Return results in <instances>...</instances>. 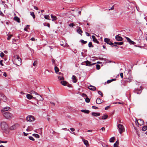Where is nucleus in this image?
I'll use <instances>...</instances> for the list:
<instances>
[{
  "instance_id": "f257e3e1",
  "label": "nucleus",
  "mask_w": 147,
  "mask_h": 147,
  "mask_svg": "<svg viewBox=\"0 0 147 147\" xmlns=\"http://www.w3.org/2000/svg\"><path fill=\"white\" fill-rule=\"evenodd\" d=\"M1 126L2 130L3 131H6L8 128L7 124L4 121L1 123Z\"/></svg>"
},
{
  "instance_id": "f03ea898",
  "label": "nucleus",
  "mask_w": 147,
  "mask_h": 147,
  "mask_svg": "<svg viewBox=\"0 0 147 147\" xmlns=\"http://www.w3.org/2000/svg\"><path fill=\"white\" fill-rule=\"evenodd\" d=\"M16 58L14 60L13 62L14 63L15 65L19 66L21 64V59L18 55L16 56Z\"/></svg>"
},
{
  "instance_id": "7ed1b4c3",
  "label": "nucleus",
  "mask_w": 147,
  "mask_h": 147,
  "mask_svg": "<svg viewBox=\"0 0 147 147\" xmlns=\"http://www.w3.org/2000/svg\"><path fill=\"white\" fill-rule=\"evenodd\" d=\"M3 114L4 117L7 119H9L12 118L13 117L12 114L7 112H6L4 113H3Z\"/></svg>"
},
{
  "instance_id": "20e7f679",
  "label": "nucleus",
  "mask_w": 147,
  "mask_h": 147,
  "mask_svg": "<svg viewBox=\"0 0 147 147\" xmlns=\"http://www.w3.org/2000/svg\"><path fill=\"white\" fill-rule=\"evenodd\" d=\"M117 127L119 129V132L121 134L125 131L124 127L122 125L119 124L117 125Z\"/></svg>"
},
{
  "instance_id": "39448f33",
  "label": "nucleus",
  "mask_w": 147,
  "mask_h": 147,
  "mask_svg": "<svg viewBox=\"0 0 147 147\" xmlns=\"http://www.w3.org/2000/svg\"><path fill=\"white\" fill-rule=\"evenodd\" d=\"M29 93L31 94H35L36 95H38V97H39L37 99L38 100H42V97L41 96L38 94L36 92L34 91V90H31L30 92Z\"/></svg>"
},
{
  "instance_id": "423d86ee",
  "label": "nucleus",
  "mask_w": 147,
  "mask_h": 147,
  "mask_svg": "<svg viewBox=\"0 0 147 147\" xmlns=\"http://www.w3.org/2000/svg\"><path fill=\"white\" fill-rule=\"evenodd\" d=\"M34 117L31 115H28L26 117V120L28 121L31 122L34 120Z\"/></svg>"
},
{
  "instance_id": "0eeeda50",
  "label": "nucleus",
  "mask_w": 147,
  "mask_h": 147,
  "mask_svg": "<svg viewBox=\"0 0 147 147\" xmlns=\"http://www.w3.org/2000/svg\"><path fill=\"white\" fill-rule=\"evenodd\" d=\"M84 62L86 63V66H91L92 65H94L96 63H93L92 64L91 63V62L87 60L86 61H84Z\"/></svg>"
},
{
  "instance_id": "6e6552de",
  "label": "nucleus",
  "mask_w": 147,
  "mask_h": 147,
  "mask_svg": "<svg viewBox=\"0 0 147 147\" xmlns=\"http://www.w3.org/2000/svg\"><path fill=\"white\" fill-rule=\"evenodd\" d=\"M115 38L117 40L119 41H121L123 39L122 37L119 36V35H117L115 36Z\"/></svg>"
},
{
  "instance_id": "1a4fd4ad",
  "label": "nucleus",
  "mask_w": 147,
  "mask_h": 147,
  "mask_svg": "<svg viewBox=\"0 0 147 147\" xmlns=\"http://www.w3.org/2000/svg\"><path fill=\"white\" fill-rule=\"evenodd\" d=\"M92 38L93 41L95 43L98 44L99 42L97 40L96 37L94 36H92Z\"/></svg>"
},
{
  "instance_id": "9d476101",
  "label": "nucleus",
  "mask_w": 147,
  "mask_h": 147,
  "mask_svg": "<svg viewBox=\"0 0 147 147\" xmlns=\"http://www.w3.org/2000/svg\"><path fill=\"white\" fill-rule=\"evenodd\" d=\"M88 88L89 89L92 90H95L96 89L95 87L91 85L89 86Z\"/></svg>"
},
{
  "instance_id": "9b49d317",
  "label": "nucleus",
  "mask_w": 147,
  "mask_h": 147,
  "mask_svg": "<svg viewBox=\"0 0 147 147\" xmlns=\"http://www.w3.org/2000/svg\"><path fill=\"white\" fill-rule=\"evenodd\" d=\"M100 115V113H99L92 112V115L94 117L99 116Z\"/></svg>"
},
{
  "instance_id": "f8f14e48",
  "label": "nucleus",
  "mask_w": 147,
  "mask_h": 147,
  "mask_svg": "<svg viewBox=\"0 0 147 147\" xmlns=\"http://www.w3.org/2000/svg\"><path fill=\"white\" fill-rule=\"evenodd\" d=\"M138 121H139V125L141 126L142 125H143L144 124V122L143 120L140 119H139Z\"/></svg>"
},
{
  "instance_id": "ddd939ff",
  "label": "nucleus",
  "mask_w": 147,
  "mask_h": 147,
  "mask_svg": "<svg viewBox=\"0 0 147 147\" xmlns=\"http://www.w3.org/2000/svg\"><path fill=\"white\" fill-rule=\"evenodd\" d=\"M102 102L101 101V100L99 98H97L96 100V103L98 104H100Z\"/></svg>"
},
{
  "instance_id": "4468645a",
  "label": "nucleus",
  "mask_w": 147,
  "mask_h": 147,
  "mask_svg": "<svg viewBox=\"0 0 147 147\" xmlns=\"http://www.w3.org/2000/svg\"><path fill=\"white\" fill-rule=\"evenodd\" d=\"M82 140L85 144L86 145V147H88L89 146V144L88 143V142L87 140H86L85 139H82Z\"/></svg>"
},
{
  "instance_id": "2eb2a0df",
  "label": "nucleus",
  "mask_w": 147,
  "mask_h": 147,
  "mask_svg": "<svg viewBox=\"0 0 147 147\" xmlns=\"http://www.w3.org/2000/svg\"><path fill=\"white\" fill-rule=\"evenodd\" d=\"M135 92L137 94H139L141 93L142 92V90L140 89H135Z\"/></svg>"
},
{
  "instance_id": "dca6fc26",
  "label": "nucleus",
  "mask_w": 147,
  "mask_h": 147,
  "mask_svg": "<svg viewBox=\"0 0 147 147\" xmlns=\"http://www.w3.org/2000/svg\"><path fill=\"white\" fill-rule=\"evenodd\" d=\"M10 109H11L10 107H7L2 109L1 111L2 112H3L4 111H7L8 110H9Z\"/></svg>"
},
{
  "instance_id": "f3484780",
  "label": "nucleus",
  "mask_w": 147,
  "mask_h": 147,
  "mask_svg": "<svg viewBox=\"0 0 147 147\" xmlns=\"http://www.w3.org/2000/svg\"><path fill=\"white\" fill-rule=\"evenodd\" d=\"M26 97H27V98L29 99H31L32 98H35L34 97H33L30 94H27L26 95Z\"/></svg>"
},
{
  "instance_id": "a211bd4d",
  "label": "nucleus",
  "mask_w": 147,
  "mask_h": 147,
  "mask_svg": "<svg viewBox=\"0 0 147 147\" xmlns=\"http://www.w3.org/2000/svg\"><path fill=\"white\" fill-rule=\"evenodd\" d=\"M72 79L73 80V82L74 83H76L77 82V80L76 79V77L74 76L73 75L72 77Z\"/></svg>"
},
{
  "instance_id": "6ab92c4d",
  "label": "nucleus",
  "mask_w": 147,
  "mask_h": 147,
  "mask_svg": "<svg viewBox=\"0 0 147 147\" xmlns=\"http://www.w3.org/2000/svg\"><path fill=\"white\" fill-rule=\"evenodd\" d=\"M14 19L18 23H20V20L19 18L17 16L15 17L14 18Z\"/></svg>"
},
{
  "instance_id": "aec40b11",
  "label": "nucleus",
  "mask_w": 147,
  "mask_h": 147,
  "mask_svg": "<svg viewBox=\"0 0 147 147\" xmlns=\"http://www.w3.org/2000/svg\"><path fill=\"white\" fill-rule=\"evenodd\" d=\"M133 80L132 77L131 76H130L127 79V81L128 82H130L132 81Z\"/></svg>"
},
{
  "instance_id": "412c9836",
  "label": "nucleus",
  "mask_w": 147,
  "mask_h": 147,
  "mask_svg": "<svg viewBox=\"0 0 147 147\" xmlns=\"http://www.w3.org/2000/svg\"><path fill=\"white\" fill-rule=\"evenodd\" d=\"M61 83L63 85L65 86L67 85V82L65 81H62L61 82Z\"/></svg>"
},
{
  "instance_id": "4be33fe9",
  "label": "nucleus",
  "mask_w": 147,
  "mask_h": 147,
  "mask_svg": "<svg viewBox=\"0 0 147 147\" xmlns=\"http://www.w3.org/2000/svg\"><path fill=\"white\" fill-rule=\"evenodd\" d=\"M1 98L4 102H5L7 101V98L4 95L1 97Z\"/></svg>"
},
{
  "instance_id": "5701e85b",
  "label": "nucleus",
  "mask_w": 147,
  "mask_h": 147,
  "mask_svg": "<svg viewBox=\"0 0 147 147\" xmlns=\"http://www.w3.org/2000/svg\"><path fill=\"white\" fill-rule=\"evenodd\" d=\"M119 144V142L118 140H117L116 142L114 144V147H118Z\"/></svg>"
},
{
  "instance_id": "b1692460",
  "label": "nucleus",
  "mask_w": 147,
  "mask_h": 147,
  "mask_svg": "<svg viewBox=\"0 0 147 147\" xmlns=\"http://www.w3.org/2000/svg\"><path fill=\"white\" fill-rule=\"evenodd\" d=\"M108 117V116L107 115L105 114L102 117V119H106Z\"/></svg>"
},
{
  "instance_id": "393cba45",
  "label": "nucleus",
  "mask_w": 147,
  "mask_h": 147,
  "mask_svg": "<svg viewBox=\"0 0 147 147\" xmlns=\"http://www.w3.org/2000/svg\"><path fill=\"white\" fill-rule=\"evenodd\" d=\"M81 111L85 113L88 114L90 112V111L88 110H81Z\"/></svg>"
},
{
  "instance_id": "a878e982",
  "label": "nucleus",
  "mask_w": 147,
  "mask_h": 147,
  "mask_svg": "<svg viewBox=\"0 0 147 147\" xmlns=\"http://www.w3.org/2000/svg\"><path fill=\"white\" fill-rule=\"evenodd\" d=\"M77 32L79 34H80L81 35H82V31L80 28H79L77 29Z\"/></svg>"
},
{
  "instance_id": "bb28decb",
  "label": "nucleus",
  "mask_w": 147,
  "mask_h": 147,
  "mask_svg": "<svg viewBox=\"0 0 147 147\" xmlns=\"http://www.w3.org/2000/svg\"><path fill=\"white\" fill-rule=\"evenodd\" d=\"M16 129V127L15 125H13L12 126L10 127V129L11 130H13Z\"/></svg>"
},
{
  "instance_id": "cd10ccee",
  "label": "nucleus",
  "mask_w": 147,
  "mask_h": 147,
  "mask_svg": "<svg viewBox=\"0 0 147 147\" xmlns=\"http://www.w3.org/2000/svg\"><path fill=\"white\" fill-rule=\"evenodd\" d=\"M51 18H53V19L52 20L53 21H54V20H57V17L56 16H53L52 14L51 15Z\"/></svg>"
},
{
  "instance_id": "c85d7f7f",
  "label": "nucleus",
  "mask_w": 147,
  "mask_h": 147,
  "mask_svg": "<svg viewBox=\"0 0 147 147\" xmlns=\"http://www.w3.org/2000/svg\"><path fill=\"white\" fill-rule=\"evenodd\" d=\"M115 140V137H112L109 140L110 142H114V140Z\"/></svg>"
},
{
  "instance_id": "c756f323",
  "label": "nucleus",
  "mask_w": 147,
  "mask_h": 147,
  "mask_svg": "<svg viewBox=\"0 0 147 147\" xmlns=\"http://www.w3.org/2000/svg\"><path fill=\"white\" fill-rule=\"evenodd\" d=\"M114 43L115 44H117L119 45H121L123 44V42H115Z\"/></svg>"
},
{
  "instance_id": "7c9ffc66",
  "label": "nucleus",
  "mask_w": 147,
  "mask_h": 147,
  "mask_svg": "<svg viewBox=\"0 0 147 147\" xmlns=\"http://www.w3.org/2000/svg\"><path fill=\"white\" fill-rule=\"evenodd\" d=\"M110 40L109 38H106L104 39V41L107 43V44H108V43Z\"/></svg>"
},
{
  "instance_id": "2f4dec72",
  "label": "nucleus",
  "mask_w": 147,
  "mask_h": 147,
  "mask_svg": "<svg viewBox=\"0 0 147 147\" xmlns=\"http://www.w3.org/2000/svg\"><path fill=\"white\" fill-rule=\"evenodd\" d=\"M30 15L32 16L33 18L34 19L35 18V17L34 13L33 12H30Z\"/></svg>"
},
{
  "instance_id": "473e14b6",
  "label": "nucleus",
  "mask_w": 147,
  "mask_h": 147,
  "mask_svg": "<svg viewBox=\"0 0 147 147\" xmlns=\"http://www.w3.org/2000/svg\"><path fill=\"white\" fill-rule=\"evenodd\" d=\"M88 47H93V46L92 45V43L91 42H90L88 43Z\"/></svg>"
},
{
  "instance_id": "72a5a7b5",
  "label": "nucleus",
  "mask_w": 147,
  "mask_h": 147,
  "mask_svg": "<svg viewBox=\"0 0 147 147\" xmlns=\"http://www.w3.org/2000/svg\"><path fill=\"white\" fill-rule=\"evenodd\" d=\"M55 72L57 73L59 71V69L58 68L57 66H55Z\"/></svg>"
},
{
  "instance_id": "f704fd0d",
  "label": "nucleus",
  "mask_w": 147,
  "mask_h": 147,
  "mask_svg": "<svg viewBox=\"0 0 147 147\" xmlns=\"http://www.w3.org/2000/svg\"><path fill=\"white\" fill-rule=\"evenodd\" d=\"M33 135L34 136L37 138H39L40 137L39 136L38 134H33Z\"/></svg>"
},
{
  "instance_id": "c9c22d12",
  "label": "nucleus",
  "mask_w": 147,
  "mask_h": 147,
  "mask_svg": "<svg viewBox=\"0 0 147 147\" xmlns=\"http://www.w3.org/2000/svg\"><path fill=\"white\" fill-rule=\"evenodd\" d=\"M58 78L59 80H61L64 79V78L62 76H58Z\"/></svg>"
},
{
  "instance_id": "e433bc0d",
  "label": "nucleus",
  "mask_w": 147,
  "mask_h": 147,
  "mask_svg": "<svg viewBox=\"0 0 147 147\" xmlns=\"http://www.w3.org/2000/svg\"><path fill=\"white\" fill-rule=\"evenodd\" d=\"M50 18V17L48 15H45L44 16V18L47 20H49V18Z\"/></svg>"
},
{
  "instance_id": "4c0bfd02",
  "label": "nucleus",
  "mask_w": 147,
  "mask_h": 147,
  "mask_svg": "<svg viewBox=\"0 0 147 147\" xmlns=\"http://www.w3.org/2000/svg\"><path fill=\"white\" fill-rule=\"evenodd\" d=\"M80 42L83 44H85L87 43V41H85L83 40H80Z\"/></svg>"
},
{
  "instance_id": "58836bf2",
  "label": "nucleus",
  "mask_w": 147,
  "mask_h": 147,
  "mask_svg": "<svg viewBox=\"0 0 147 147\" xmlns=\"http://www.w3.org/2000/svg\"><path fill=\"white\" fill-rule=\"evenodd\" d=\"M147 129V127L146 126H144L142 128V130L143 131H145Z\"/></svg>"
},
{
  "instance_id": "ea45409f",
  "label": "nucleus",
  "mask_w": 147,
  "mask_h": 147,
  "mask_svg": "<svg viewBox=\"0 0 147 147\" xmlns=\"http://www.w3.org/2000/svg\"><path fill=\"white\" fill-rule=\"evenodd\" d=\"M102 146L103 147H107L108 146L107 144L105 143H102Z\"/></svg>"
},
{
  "instance_id": "a19ab883",
  "label": "nucleus",
  "mask_w": 147,
  "mask_h": 147,
  "mask_svg": "<svg viewBox=\"0 0 147 147\" xmlns=\"http://www.w3.org/2000/svg\"><path fill=\"white\" fill-rule=\"evenodd\" d=\"M90 99L88 97H87L85 99V101L87 102H90Z\"/></svg>"
},
{
  "instance_id": "79ce46f5",
  "label": "nucleus",
  "mask_w": 147,
  "mask_h": 147,
  "mask_svg": "<svg viewBox=\"0 0 147 147\" xmlns=\"http://www.w3.org/2000/svg\"><path fill=\"white\" fill-rule=\"evenodd\" d=\"M96 69H97L99 70L100 68V66L99 65L97 64L96 65Z\"/></svg>"
},
{
  "instance_id": "37998d69",
  "label": "nucleus",
  "mask_w": 147,
  "mask_h": 147,
  "mask_svg": "<svg viewBox=\"0 0 147 147\" xmlns=\"http://www.w3.org/2000/svg\"><path fill=\"white\" fill-rule=\"evenodd\" d=\"M98 94H99L101 95V97H103V94H102V92L100 91H98Z\"/></svg>"
},
{
  "instance_id": "c03bdc74",
  "label": "nucleus",
  "mask_w": 147,
  "mask_h": 147,
  "mask_svg": "<svg viewBox=\"0 0 147 147\" xmlns=\"http://www.w3.org/2000/svg\"><path fill=\"white\" fill-rule=\"evenodd\" d=\"M12 36V35H11V34L9 35L8 37L7 40H9Z\"/></svg>"
},
{
  "instance_id": "a18cd8bd",
  "label": "nucleus",
  "mask_w": 147,
  "mask_h": 147,
  "mask_svg": "<svg viewBox=\"0 0 147 147\" xmlns=\"http://www.w3.org/2000/svg\"><path fill=\"white\" fill-rule=\"evenodd\" d=\"M125 38H126V39H127V41L129 43L130 42H131V40L129 38L127 37H125Z\"/></svg>"
},
{
  "instance_id": "49530a36",
  "label": "nucleus",
  "mask_w": 147,
  "mask_h": 147,
  "mask_svg": "<svg viewBox=\"0 0 147 147\" xmlns=\"http://www.w3.org/2000/svg\"><path fill=\"white\" fill-rule=\"evenodd\" d=\"M29 139H30L31 140H32V141H34V139L32 136H29Z\"/></svg>"
},
{
  "instance_id": "de8ad7c7",
  "label": "nucleus",
  "mask_w": 147,
  "mask_h": 147,
  "mask_svg": "<svg viewBox=\"0 0 147 147\" xmlns=\"http://www.w3.org/2000/svg\"><path fill=\"white\" fill-rule=\"evenodd\" d=\"M69 26L71 27H73V26H75V25L73 23H71V24H70L69 25Z\"/></svg>"
},
{
  "instance_id": "09e8293b",
  "label": "nucleus",
  "mask_w": 147,
  "mask_h": 147,
  "mask_svg": "<svg viewBox=\"0 0 147 147\" xmlns=\"http://www.w3.org/2000/svg\"><path fill=\"white\" fill-rule=\"evenodd\" d=\"M4 55V54L3 52H1L0 53V56L1 57H3Z\"/></svg>"
},
{
  "instance_id": "8fccbe9b",
  "label": "nucleus",
  "mask_w": 147,
  "mask_h": 147,
  "mask_svg": "<svg viewBox=\"0 0 147 147\" xmlns=\"http://www.w3.org/2000/svg\"><path fill=\"white\" fill-rule=\"evenodd\" d=\"M92 108H93V109H98V107H96L95 106H93L92 107Z\"/></svg>"
},
{
  "instance_id": "3c124183",
  "label": "nucleus",
  "mask_w": 147,
  "mask_h": 147,
  "mask_svg": "<svg viewBox=\"0 0 147 147\" xmlns=\"http://www.w3.org/2000/svg\"><path fill=\"white\" fill-rule=\"evenodd\" d=\"M36 63H37V61H34L33 63V65L34 66H36Z\"/></svg>"
},
{
  "instance_id": "603ef678",
  "label": "nucleus",
  "mask_w": 147,
  "mask_h": 147,
  "mask_svg": "<svg viewBox=\"0 0 147 147\" xmlns=\"http://www.w3.org/2000/svg\"><path fill=\"white\" fill-rule=\"evenodd\" d=\"M114 45L113 43H112V42H111V45H111L112 46V47H113V46L117 47V48H118V47H117V45Z\"/></svg>"
},
{
  "instance_id": "864d4df0",
  "label": "nucleus",
  "mask_w": 147,
  "mask_h": 147,
  "mask_svg": "<svg viewBox=\"0 0 147 147\" xmlns=\"http://www.w3.org/2000/svg\"><path fill=\"white\" fill-rule=\"evenodd\" d=\"M114 45L113 43H112V42H111V45H111L112 46V47H113V46L117 47V48H118V47H117V45Z\"/></svg>"
},
{
  "instance_id": "5fc2aeb1",
  "label": "nucleus",
  "mask_w": 147,
  "mask_h": 147,
  "mask_svg": "<svg viewBox=\"0 0 147 147\" xmlns=\"http://www.w3.org/2000/svg\"><path fill=\"white\" fill-rule=\"evenodd\" d=\"M112 81H113V80H109L107 81V83L108 84L109 83Z\"/></svg>"
},
{
  "instance_id": "6e6d98bb",
  "label": "nucleus",
  "mask_w": 147,
  "mask_h": 147,
  "mask_svg": "<svg viewBox=\"0 0 147 147\" xmlns=\"http://www.w3.org/2000/svg\"><path fill=\"white\" fill-rule=\"evenodd\" d=\"M30 127H31L30 126H28V128L26 129V130L28 131L32 130V129H30Z\"/></svg>"
},
{
  "instance_id": "4d7b16f0",
  "label": "nucleus",
  "mask_w": 147,
  "mask_h": 147,
  "mask_svg": "<svg viewBox=\"0 0 147 147\" xmlns=\"http://www.w3.org/2000/svg\"><path fill=\"white\" fill-rule=\"evenodd\" d=\"M129 43L130 44H131L132 45H134L135 44V42H134L132 41L131 40V42H130Z\"/></svg>"
},
{
  "instance_id": "13d9d810",
  "label": "nucleus",
  "mask_w": 147,
  "mask_h": 147,
  "mask_svg": "<svg viewBox=\"0 0 147 147\" xmlns=\"http://www.w3.org/2000/svg\"><path fill=\"white\" fill-rule=\"evenodd\" d=\"M0 15L2 16H4V14L1 11H0Z\"/></svg>"
},
{
  "instance_id": "bf43d9fd",
  "label": "nucleus",
  "mask_w": 147,
  "mask_h": 147,
  "mask_svg": "<svg viewBox=\"0 0 147 147\" xmlns=\"http://www.w3.org/2000/svg\"><path fill=\"white\" fill-rule=\"evenodd\" d=\"M120 76L122 78L123 77V73H121L120 74Z\"/></svg>"
},
{
  "instance_id": "052dcab7",
  "label": "nucleus",
  "mask_w": 147,
  "mask_h": 147,
  "mask_svg": "<svg viewBox=\"0 0 147 147\" xmlns=\"http://www.w3.org/2000/svg\"><path fill=\"white\" fill-rule=\"evenodd\" d=\"M114 9V5H113L111 8H110L109 9V10L110 11V10H113Z\"/></svg>"
},
{
  "instance_id": "680f3d73",
  "label": "nucleus",
  "mask_w": 147,
  "mask_h": 147,
  "mask_svg": "<svg viewBox=\"0 0 147 147\" xmlns=\"http://www.w3.org/2000/svg\"><path fill=\"white\" fill-rule=\"evenodd\" d=\"M139 121H138V120H136V124L137 125V124L138 125H139Z\"/></svg>"
},
{
  "instance_id": "e2e57ef3",
  "label": "nucleus",
  "mask_w": 147,
  "mask_h": 147,
  "mask_svg": "<svg viewBox=\"0 0 147 147\" xmlns=\"http://www.w3.org/2000/svg\"><path fill=\"white\" fill-rule=\"evenodd\" d=\"M70 129L72 131H75V129L73 128H70Z\"/></svg>"
},
{
  "instance_id": "0e129e2a",
  "label": "nucleus",
  "mask_w": 147,
  "mask_h": 147,
  "mask_svg": "<svg viewBox=\"0 0 147 147\" xmlns=\"http://www.w3.org/2000/svg\"><path fill=\"white\" fill-rule=\"evenodd\" d=\"M3 60H1L0 61V64L2 66H3V65L2 63V62Z\"/></svg>"
},
{
  "instance_id": "69168bd1",
  "label": "nucleus",
  "mask_w": 147,
  "mask_h": 147,
  "mask_svg": "<svg viewBox=\"0 0 147 147\" xmlns=\"http://www.w3.org/2000/svg\"><path fill=\"white\" fill-rule=\"evenodd\" d=\"M85 33H86V35L87 36H89V34L88 32H86Z\"/></svg>"
},
{
  "instance_id": "338daca9",
  "label": "nucleus",
  "mask_w": 147,
  "mask_h": 147,
  "mask_svg": "<svg viewBox=\"0 0 147 147\" xmlns=\"http://www.w3.org/2000/svg\"><path fill=\"white\" fill-rule=\"evenodd\" d=\"M34 9L37 10H38V8L37 7L35 6H34Z\"/></svg>"
},
{
  "instance_id": "774afa93",
  "label": "nucleus",
  "mask_w": 147,
  "mask_h": 147,
  "mask_svg": "<svg viewBox=\"0 0 147 147\" xmlns=\"http://www.w3.org/2000/svg\"><path fill=\"white\" fill-rule=\"evenodd\" d=\"M30 40L32 41H34L35 40V38L34 37H32L31 38Z\"/></svg>"
}]
</instances>
